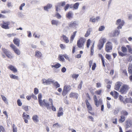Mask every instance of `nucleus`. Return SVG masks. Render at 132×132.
Returning a JSON list of instances; mask_svg holds the SVG:
<instances>
[{"label":"nucleus","instance_id":"nucleus-1","mask_svg":"<svg viewBox=\"0 0 132 132\" xmlns=\"http://www.w3.org/2000/svg\"><path fill=\"white\" fill-rule=\"evenodd\" d=\"M42 95L41 94H39L38 96V102L40 105L42 106L44 105L47 108V109L50 108V107L49 106V103L46 102L45 100L42 101Z\"/></svg>","mask_w":132,"mask_h":132},{"label":"nucleus","instance_id":"nucleus-2","mask_svg":"<svg viewBox=\"0 0 132 132\" xmlns=\"http://www.w3.org/2000/svg\"><path fill=\"white\" fill-rule=\"evenodd\" d=\"M85 41V38L82 37H80L77 41V46L78 47L80 48H83Z\"/></svg>","mask_w":132,"mask_h":132},{"label":"nucleus","instance_id":"nucleus-3","mask_svg":"<svg viewBox=\"0 0 132 132\" xmlns=\"http://www.w3.org/2000/svg\"><path fill=\"white\" fill-rule=\"evenodd\" d=\"M106 39L105 38L101 37L99 40L97 46L98 48L100 50L103 47L104 43L106 42Z\"/></svg>","mask_w":132,"mask_h":132},{"label":"nucleus","instance_id":"nucleus-4","mask_svg":"<svg viewBox=\"0 0 132 132\" xmlns=\"http://www.w3.org/2000/svg\"><path fill=\"white\" fill-rule=\"evenodd\" d=\"M93 99L95 104L97 107H98L100 104L102 105L103 103L102 99L100 98L98 100L97 98V97L96 95H94Z\"/></svg>","mask_w":132,"mask_h":132},{"label":"nucleus","instance_id":"nucleus-5","mask_svg":"<svg viewBox=\"0 0 132 132\" xmlns=\"http://www.w3.org/2000/svg\"><path fill=\"white\" fill-rule=\"evenodd\" d=\"M2 51L6 55V56L8 58L10 59H12L13 58V56L12 55L11 53L7 49L2 47Z\"/></svg>","mask_w":132,"mask_h":132},{"label":"nucleus","instance_id":"nucleus-6","mask_svg":"<svg viewBox=\"0 0 132 132\" xmlns=\"http://www.w3.org/2000/svg\"><path fill=\"white\" fill-rule=\"evenodd\" d=\"M129 89V86L127 85H123L119 91L122 94H126Z\"/></svg>","mask_w":132,"mask_h":132},{"label":"nucleus","instance_id":"nucleus-7","mask_svg":"<svg viewBox=\"0 0 132 132\" xmlns=\"http://www.w3.org/2000/svg\"><path fill=\"white\" fill-rule=\"evenodd\" d=\"M85 103L86 107L88 109V112L91 114L93 116H94L95 115V113L94 112H90V111H92V108L91 104L88 102V100L87 99L86 100Z\"/></svg>","mask_w":132,"mask_h":132},{"label":"nucleus","instance_id":"nucleus-8","mask_svg":"<svg viewBox=\"0 0 132 132\" xmlns=\"http://www.w3.org/2000/svg\"><path fill=\"white\" fill-rule=\"evenodd\" d=\"M121 49L122 52L120 51H118V53L119 55L122 57L125 56L126 54L124 53L127 52V48L125 47L122 46L121 48Z\"/></svg>","mask_w":132,"mask_h":132},{"label":"nucleus","instance_id":"nucleus-9","mask_svg":"<svg viewBox=\"0 0 132 132\" xmlns=\"http://www.w3.org/2000/svg\"><path fill=\"white\" fill-rule=\"evenodd\" d=\"M10 46L16 54L18 55L20 54V50L14 45L13 44H11L10 45Z\"/></svg>","mask_w":132,"mask_h":132},{"label":"nucleus","instance_id":"nucleus-10","mask_svg":"<svg viewBox=\"0 0 132 132\" xmlns=\"http://www.w3.org/2000/svg\"><path fill=\"white\" fill-rule=\"evenodd\" d=\"M3 23L1 24L0 26L1 27L5 29H9L10 28L9 25L10 24V22L9 21H7L5 22L3 21Z\"/></svg>","mask_w":132,"mask_h":132},{"label":"nucleus","instance_id":"nucleus-11","mask_svg":"<svg viewBox=\"0 0 132 132\" xmlns=\"http://www.w3.org/2000/svg\"><path fill=\"white\" fill-rule=\"evenodd\" d=\"M125 22L123 20L121 21L120 19H118L117 21L116 24L119 25L117 27V29H121L122 28V26L124 25Z\"/></svg>","mask_w":132,"mask_h":132},{"label":"nucleus","instance_id":"nucleus-12","mask_svg":"<svg viewBox=\"0 0 132 132\" xmlns=\"http://www.w3.org/2000/svg\"><path fill=\"white\" fill-rule=\"evenodd\" d=\"M111 43L108 42L106 44L105 50L107 52H109L112 49Z\"/></svg>","mask_w":132,"mask_h":132},{"label":"nucleus","instance_id":"nucleus-13","mask_svg":"<svg viewBox=\"0 0 132 132\" xmlns=\"http://www.w3.org/2000/svg\"><path fill=\"white\" fill-rule=\"evenodd\" d=\"M43 83L44 85H48L54 82V81L52 79H48L47 80L45 79H43L42 80Z\"/></svg>","mask_w":132,"mask_h":132},{"label":"nucleus","instance_id":"nucleus-14","mask_svg":"<svg viewBox=\"0 0 132 132\" xmlns=\"http://www.w3.org/2000/svg\"><path fill=\"white\" fill-rule=\"evenodd\" d=\"M22 117L24 120V121L25 123H28V121L27 119L30 118L29 115L27 114L25 112H23L22 115Z\"/></svg>","mask_w":132,"mask_h":132},{"label":"nucleus","instance_id":"nucleus-15","mask_svg":"<svg viewBox=\"0 0 132 132\" xmlns=\"http://www.w3.org/2000/svg\"><path fill=\"white\" fill-rule=\"evenodd\" d=\"M69 97L74 98L77 100L78 98V93L73 92H71L69 95Z\"/></svg>","mask_w":132,"mask_h":132},{"label":"nucleus","instance_id":"nucleus-16","mask_svg":"<svg viewBox=\"0 0 132 132\" xmlns=\"http://www.w3.org/2000/svg\"><path fill=\"white\" fill-rule=\"evenodd\" d=\"M65 2H63L61 3H59L57 4V5L55 6L56 11V12H58L59 10V8L60 6H63L65 5Z\"/></svg>","mask_w":132,"mask_h":132},{"label":"nucleus","instance_id":"nucleus-17","mask_svg":"<svg viewBox=\"0 0 132 132\" xmlns=\"http://www.w3.org/2000/svg\"><path fill=\"white\" fill-rule=\"evenodd\" d=\"M78 25L77 22L76 21H72L68 24L69 27L70 28H73Z\"/></svg>","mask_w":132,"mask_h":132},{"label":"nucleus","instance_id":"nucleus-18","mask_svg":"<svg viewBox=\"0 0 132 132\" xmlns=\"http://www.w3.org/2000/svg\"><path fill=\"white\" fill-rule=\"evenodd\" d=\"M110 94L113 96L115 99L117 98L119 96L118 93L114 90L111 91L110 93Z\"/></svg>","mask_w":132,"mask_h":132},{"label":"nucleus","instance_id":"nucleus-19","mask_svg":"<svg viewBox=\"0 0 132 132\" xmlns=\"http://www.w3.org/2000/svg\"><path fill=\"white\" fill-rule=\"evenodd\" d=\"M98 55L99 57L101 58L103 66L104 67V69H105V62L103 56L102 54L100 53L98 54Z\"/></svg>","mask_w":132,"mask_h":132},{"label":"nucleus","instance_id":"nucleus-20","mask_svg":"<svg viewBox=\"0 0 132 132\" xmlns=\"http://www.w3.org/2000/svg\"><path fill=\"white\" fill-rule=\"evenodd\" d=\"M49 101L51 103V107L50 106V105H49V106L50 107V108L49 109H50L51 108L52 109V110L54 111H56V109L55 108L54 106L53 105V101L52 99L50 98L49 99Z\"/></svg>","mask_w":132,"mask_h":132},{"label":"nucleus","instance_id":"nucleus-21","mask_svg":"<svg viewBox=\"0 0 132 132\" xmlns=\"http://www.w3.org/2000/svg\"><path fill=\"white\" fill-rule=\"evenodd\" d=\"M122 84V82H118L115 86L114 89L117 91L119 90Z\"/></svg>","mask_w":132,"mask_h":132},{"label":"nucleus","instance_id":"nucleus-22","mask_svg":"<svg viewBox=\"0 0 132 132\" xmlns=\"http://www.w3.org/2000/svg\"><path fill=\"white\" fill-rule=\"evenodd\" d=\"M14 44L17 46L19 47L20 46V40L17 38H14L13 40Z\"/></svg>","mask_w":132,"mask_h":132},{"label":"nucleus","instance_id":"nucleus-23","mask_svg":"<svg viewBox=\"0 0 132 132\" xmlns=\"http://www.w3.org/2000/svg\"><path fill=\"white\" fill-rule=\"evenodd\" d=\"M63 109L62 107L59 108L58 111L57 113V117H60L62 116L63 114Z\"/></svg>","mask_w":132,"mask_h":132},{"label":"nucleus","instance_id":"nucleus-24","mask_svg":"<svg viewBox=\"0 0 132 132\" xmlns=\"http://www.w3.org/2000/svg\"><path fill=\"white\" fill-rule=\"evenodd\" d=\"M61 37L63 38L64 42L66 43H68L69 42V38L65 35H63Z\"/></svg>","mask_w":132,"mask_h":132},{"label":"nucleus","instance_id":"nucleus-25","mask_svg":"<svg viewBox=\"0 0 132 132\" xmlns=\"http://www.w3.org/2000/svg\"><path fill=\"white\" fill-rule=\"evenodd\" d=\"M77 32V31H75L73 33V34L71 35V36L70 37V43H72L73 41L76 36Z\"/></svg>","mask_w":132,"mask_h":132},{"label":"nucleus","instance_id":"nucleus-26","mask_svg":"<svg viewBox=\"0 0 132 132\" xmlns=\"http://www.w3.org/2000/svg\"><path fill=\"white\" fill-rule=\"evenodd\" d=\"M8 68L12 71L14 73L16 72L17 70L16 68L12 65H10L8 67Z\"/></svg>","mask_w":132,"mask_h":132},{"label":"nucleus","instance_id":"nucleus-27","mask_svg":"<svg viewBox=\"0 0 132 132\" xmlns=\"http://www.w3.org/2000/svg\"><path fill=\"white\" fill-rule=\"evenodd\" d=\"M104 90L103 89H101L95 91V93L96 94L99 96H101L102 93L103 92Z\"/></svg>","mask_w":132,"mask_h":132},{"label":"nucleus","instance_id":"nucleus-28","mask_svg":"<svg viewBox=\"0 0 132 132\" xmlns=\"http://www.w3.org/2000/svg\"><path fill=\"white\" fill-rule=\"evenodd\" d=\"M42 56L41 53L39 51H37L35 52V56L38 58H40Z\"/></svg>","mask_w":132,"mask_h":132},{"label":"nucleus","instance_id":"nucleus-29","mask_svg":"<svg viewBox=\"0 0 132 132\" xmlns=\"http://www.w3.org/2000/svg\"><path fill=\"white\" fill-rule=\"evenodd\" d=\"M73 14L71 11L69 12L66 15V17L69 19H70L73 18Z\"/></svg>","mask_w":132,"mask_h":132},{"label":"nucleus","instance_id":"nucleus-30","mask_svg":"<svg viewBox=\"0 0 132 132\" xmlns=\"http://www.w3.org/2000/svg\"><path fill=\"white\" fill-rule=\"evenodd\" d=\"M92 31V29L91 28H89L87 30L86 34L84 35V37H88L90 34V32Z\"/></svg>","mask_w":132,"mask_h":132},{"label":"nucleus","instance_id":"nucleus-31","mask_svg":"<svg viewBox=\"0 0 132 132\" xmlns=\"http://www.w3.org/2000/svg\"><path fill=\"white\" fill-rule=\"evenodd\" d=\"M38 118V116L37 115H35L33 116L32 118L33 120L35 122H37L39 121Z\"/></svg>","mask_w":132,"mask_h":132},{"label":"nucleus","instance_id":"nucleus-32","mask_svg":"<svg viewBox=\"0 0 132 132\" xmlns=\"http://www.w3.org/2000/svg\"><path fill=\"white\" fill-rule=\"evenodd\" d=\"M100 19V17L97 16L96 18H90L89 19V21L93 22H95L98 20Z\"/></svg>","mask_w":132,"mask_h":132},{"label":"nucleus","instance_id":"nucleus-33","mask_svg":"<svg viewBox=\"0 0 132 132\" xmlns=\"http://www.w3.org/2000/svg\"><path fill=\"white\" fill-rule=\"evenodd\" d=\"M123 103L125 104L127 103H132V99L131 98H126L124 101V102H123Z\"/></svg>","mask_w":132,"mask_h":132},{"label":"nucleus","instance_id":"nucleus-34","mask_svg":"<svg viewBox=\"0 0 132 132\" xmlns=\"http://www.w3.org/2000/svg\"><path fill=\"white\" fill-rule=\"evenodd\" d=\"M121 114L122 116L125 117L127 116L129 114L128 112L126 110H123L121 112Z\"/></svg>","mask_w":132,"mask_h":132},{"label":"nucleus","instance_id":"nucleus-35","mask_svg":"<svg viewBox=\"0 0 132 132\" xmlns=\"http://www.w3.org/2000/svg\"><path fill=\"white\" fill-rule=\"evenodd\" d=\"M63 88L68 92L71 89V86L69 85H65Z\"/></svg>","mask_w":132,"mask_h":132},{"label":"nucleus","instance_id":"nucleus-36","mask_svg":"<svg viewBox=\"0 0 132 132\" xmlns=\"http://www.w3.org/2000/svg\"><path fill=\"white\" fill-rule=\"evenodd\" d=\"M128 71L129 74H132V64H129L128 68Z\"/></svg>","mask_w":132,"mask_h":132},{"label":"nucleus","instance_id":"nucleus-37","mask_svg":"<svg viewBox=\"0 0 132 132\" xmlns=\"http://www.w3.org/2000/svg\"><path fill=\"white\" fill-rule=\"evenodd\" d=\"M125 119V117L121 115L120 116V118L119 120V121L120 123H122L124 121Z\"/></svg>","mask_w":132,"mask_h":132},{"label":"nucleus","instance_id":"nucleus-38","mask_svg":"<svg viewBox=\"0 0 132 132\" xmlns=\"http://www.w3.org/2000/svg\"><path fill=\"white\" fill-rule=\"evenodd\" d=\"M52 6V5L51 4H48L47 5L44 7V8L45 10H47L48 9L51 8Z\"/></svg>","mask_w":132,"mask_h":132},{"label":"nucleus","instance_id":"nucleus-39","mask_svg":"<svg viewBox=\"0 0 132 132\" xmlns=\"http://www.w3.org/2000/svg\"><path fill=\"white\" fill-rule=\"evenodd\" d=\"M79 5V3L78 2L75 3L73 5V9L77 10L78 9Z\"/></svg>","mask_w":132,"mask_h":132},{"label":"nucleus","instance_id":"nucleus-40","mask_svg":"<svg viewBox=\"0 0 132 132\" xmlns=\"http://www.w3.org/2000/svg\"><path fill=\"white\" fill-rule=\"evenodd\" d=\"M61 66V64L59 63H57L54 65H52L51 67L52 68L54 67L55 68L57 69L60 67Z\"/></svg>","mask_w":132,"mask_h":132},{"label":"nucleus","instance_id":"nucleus-41","mask_svg":"<svg viewBox=\"0 0 132 132\" xmlns=\"http://www.w3.org/2000/svg\"><path fill=\"white\" fill-rule=\"evenodd\" d=\"M94 44L93 43V45L90 47V55L91 56H92L93 55L94 52Z\"/></svg>","mask_w":132,"mask_h":132},{"label":"nucleus","instance_id":"nucleus-42","mask_svg":"<svg viewBox=\"0 0 132 132\" xmlns=\"http://www.w3.org/2000/svg\"><path fill=\"white\" fill-rule=\"evenodd\" d=\"M51 23L52 25H55L57 26L59 23V21L57 20H53L51 21Z\"/></svg>","mask_w":132,"mask_h":132},{"label":"nucleus","instance_id":"nucleus-43","mask_svg":"<svg viewBox=\"0 0 132 132\" xmlns=\"http://www.w3.org/2000/svg\"><path fill=\"white\" fill-rule=\"evenodd\" d=\"M68 92L64 89L63 88V90L62 93V95L63 96H65L68 93Z\"/></svg>","mask_w":132,"mask_h":132},{"label":"nucleus","instance_id":"nucleus-44","mask_svg":"<svg viewBox=\"0 0 132 132\" xmlns=\"http://www.w3.org/2000/svg\"><path fill=\"white\" fill-rule=\"evenodd\" d=\"M10 77L11 79H15L18 80V77L13 74L10 75Z\"/></svg>","mask_w":132,"mask_h":132},{"label":"nucleus","instance_id":"nucleus-45","mask_svg":"<svg viewBox=\"0 0 132 132\" xmlns=\"http://www.w3.org/2000/svg\"><path fill=\"white\" fill-rule=\"evenodd\" d=\"M1 96L3 100L7 104L8 102L6 98L4 96L1 95Z\"/></svg>","mask_w":132,"mask_h":132},{"label":"nucleus","instance_id":"nucleus-46","mask_svg":"<svg viewBox=\"0 0 132 132\" xmlns=\"http://www.w3.org/2000/svg\"><path fill=\"white\" fill-rule=\"evenodd\" d=\"M53 83V85L56 88H57L60 87V85L57 82H54Z\"/></svg>","mask_w":132,"mask_h":132},{"label":"nucleus","instance_id":"nucleus-47","mask_svg":"<svg viewBox=\"0 0 132 132\" xmlns=\"http://www.w3.org/2000/svg\"><path fill=\"white\" fill-rule=\"evenodd\" d=\"M22 108L26 112H27L29 110L28 106H22Z\"/></svg>","mask_w":132,"mask_h":132},{"label":"nucleus","instance_id":"nucleus-48","mask_svg":"<svg viewBox=\"0 0 132 132\" xmlns=\"http://www.w3.org/2000/svg\"><path fill=\"white\" fill-rule=\"evenodd\" d=\"M63 56V55H59L58 57L59 60L62 61H64V59Z\"/></svg>","mask_w":132,"mask_h":132},{"label":"nucleus","instance_id":"nucleus-49","mask_svg":"<svg viewBox=\"0 0 132 132\" xmlns=\"http://www.w3.org/2000/svg\"><path fill=\"white\" fill-rule=\"evenodd\" d=\"M126 47L128 48L129 52L132 54V48L129 45H127Z\"/></svg>","mask_w":132,"mask_h":132},{"label":"nucleus","instance_id":"nucleus-50","mask_svg":"<svg viewBox=\"0 0 132 132\" xmlns=\"http://www.w3.org/2000/svg\"><path fill=\"white\" fill-rule=\"evenodd\" d=\"M91 42V41L90 39H89L87 40L86 44V46L87 48L89 47Z\"/></svg>","mask_w":132,"mask_h":132},{"label":"nucleus","instance_id":"nucleus-51","mask_svg":"<svg viewBox=\"0 0 132 132\" xmlns=\"http://www.w3.org/2000/svg\"><path fill=\"white\" fill-rule=\"evenodd\" d=\"M120 34L119 31L118 30H115L114 32L113 36H118Z\"/></svg>","mask_w":132,"mask_h":132},{"label":"nucleus","instance_id":"nucleus-52","mask_svg":"<svg viewBox=\"0 0 132 132\" xmlns=\"http://www.w3.org/2000/svg\"><path fill=\"white\" fill-rule=\"evenodd\" d=\"M113 123L116 125L117 124V118H113L112 119Z\"/></svg>","mask_w":132,"mask_h":132},{"label":"nucleus","instance_id":"nucleus-53","mask_svg":"<svg viewBox=\"0 0 132 132\" xmlns=\"http://www.w3.org/2000/svg\"><path fill=\"white\" fill-rule=\"evenodd\" d=\"M105 58L108 60H110L111 59V56L109 54H106L105 56Z\"/></svg>","mask_w":132,"mask_h":132},{"label":"nucleus","instance_id":"nucleus-54","mask_svg":"<svg viewBox=\"0 0 132 132\" xmlns=\"http://www.w3.org/2000/svg\"><path fill=\"white\" fill-rule=\"evenodd\" d=\"M13 131V132H17V128L14 124L12 125Z\"/></svg>","mask_w":132,"mask_h":132},{"label":"nucleus","instance_id":"nucleus-55","mask_svg":"<svg viewBox=\"0 0 132 132\" xmlns=\"http://www.w3.org/2000/svg\"><path fill=\"white\" fill-rule=\"evenodd\" d=\"M38 90L37 88H34V93L35 95L37 94L38 93Z\"/></svg>","mask_w":132,"mask_h":132},{"label":"nucleus","instance_id":"nucleus-56","mask_svg":"<svg viewBox=\"0 0 132 132\" xmlns=\"http://www.w3.org/2000/svg\"><path fill=\"white\" fill-rule=\"evenodd\" d=\"M105 29V27L104 26H101L98 28V31H101Z\"/></svg>","mask_w":132,"mask_h":132},{"label":"nucleus","instance_id":"nucleus-57","mask_svg":"<svg viewBox=\"0 0 132 132\" xmlns=\"http://www.w3.org/2000/svg\"><path fill=\"white\" fill-rule=\"evenodd\" d=\"M2 131V132H5V130L4 127L1 125H0V132Z\"/></svg>","mask_w":132,"mask_h":132},{"label":"nucleus","instance_id":"nucleus-58","mask_svg":"<svg viewBox=\"0 0 132 132\" xmlns=\"http://www.w3.org/2000/svg\"><path fill=\"white\" fill-rule=\"evenodd\" d=\"M96 63H94L92 65V70H94L95 69V68H96Z\"/></svg>","mask_w":132,"mask_h":132},{"label":"nucleus","instance_id":"nucleus-59","mask_svg":"<svg viewBox=\"0 0 132 132\" xmlns=\"http://www.w3.org/2000/svg\"><path fill=\"white\" fill-rule=\"evenodd\" d=\"M131 126V124L129 122H127L126 125V127L127 128H128Z\"/></svg>","mask_w":132,"mask_h":132},{"label":"nucleus","instance_id":"nucleus-60","mask_svg":"<svg viewBox=\"0 0 132 132\" xmlns=\"http://www.w3.org/2000/svg\"><path fill=\"white\" fill-rule=\"evenodd\" d=\"M79 76L78 74H74L72 75V78L76 79H77Z\"/></svg>","mask_w":132,"mask_h":132},{"label":"nucleus","instance_id":"nucleus-61","mask_svg":"<svg viewBox=\"0 0 132 132\" xmlns=\"http://www.w3.org/2000/svg\"><path fill=\"white\" fill-rule=\"evenodd\" d=\"M55 16L57 18L59 19L61 18V15L57 12L55 14Z\"/></svg>","mask_w":132,"mask_h":132},{"label":"nucleus","instance_id":"nucleus-62","mask_svg":"<svg viewBox=\"0 0 132 132\" xmlns=\"http://www.w3.org/2000/svg\"><path fill=\"white\" fill-rule=\"evenodd\" d=\"M70 6V5L68 4H67L64 7V9L65 11H66L68 9Z\"/></svg>","mask_w":132,"mask_h":132},{"label":"nucleus","instance_id":"nucleus-63","mask_svg":"<svg viewBox=\"0 0 132 132\" xmlns=\"http://www.w3.org/2000/svg\"><path fill=\"white\" fill-rule=\"evenodd\" d=\"M17 102L18 105L19 106H21L22 105V103L19 99L18 100Z\"/></svg>","mask_w":132,"mask_h":132},{"label":"nucleus","instance_id":"nucleus-64","mask_svg":"<svg viewBox=\"0 0 132 132\" xmlns=\"http://www.w3.org/2000/svg\"><path fill=\"white\" fill-rule=\"evenodd\" d=\"M101 87V84L100 82H97L96 84V87L97 88Z\"/></svg>","mask_w":132,"mask_h":132}]
</instances>
